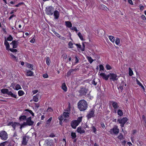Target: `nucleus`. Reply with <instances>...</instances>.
<instances>
[{
  "mask_svg": "<svg viewBox=\"0 0 146 146\" xmlns=\"http://www.w3.org/2000/svg\"><path fill=\"white\" fill-rule=\"evenodd\" d=\"M128 119L126 117H123L121 119H118L117 121L121 124V127H124V124L127 121Z\"/></svg>",
  "mask_w": 146,
  "mask_h": 146,
  "instance_id": "obj_6",
  "label": "nucleus"
},
{
  "mask_svg": "<svg viewBox=\"0 0 146 146\" xmlns=\"http://www.w3.org/2000/svg\"><path fill=\"white\" fill-rule=\"evenodd\" d=\"M141 18H142V19L144 20V21H146V18H145V16L144 15H142L141 16Z\"/></svg>",
  "mask_w": 146,
  "mask_h": 146,
  "instance_id": "obj_57",
  "label": "nucleus"
},
{
  "mask_svg": "<svg viewBox=\"0 0 146 146\" xmlns=\"http://www.w3.org/2000/svg\"><path fill=\"white\" fill-rule=\"evenodd\" d=\"M21 89V87L20 85L19 84H17L15 88V89L17 90H18L19 89Z\"/></svg>",
  "mask_w": 146,
  "mask_h": 146,
  "instance_id": "obj_39",
  "label": "nucleus"
},
{
  "mask_svg": "<svg viewBox=\"0 0 146 146\" xmlns=\"http://www.w3.org/2000/svg\"><path fill=\"white\" fill-rule=\"evenodd\" d=\"M133 74V72L131 70V68H129V75L130 76H131Z\"/></svg>",
  "mask_w": 146,
  "mask_h": 146,
  "instance_id": "obj_41",
  "label": "nucleus"
},
{
  "mask_svg": "<svg viewBox=\"0 0 146 146\" xmlns=\"http://www.w3.org/2000/svg\"><path fill=\"white\" fill-rule=\"evenodd\" d=\"M39 97L40 95L38 94H37L35 96H34L33 98L34 101L36 102H38V98Z\"/></svg>",
  "mask_w": 146,
  "mask_h": 146,
  "instance_id": "obj_18",
  "label": "nucleus"
},
{
  "mask_svg": "<svg viewBox=\"0 0 146 146\" xmlns=\"http://www.w3.org/2000/svg\"><path fill=\"white\" fill-rule=\"evenodd\" d=\"M27 138H28V137L27 136H25L23 137L22 143V144L24 145H26L27 144V143L28 140H27Z\"/></svg>",
  "mask_w": 146,
  "mask_h": 146,
  "instance_id": "obj_14",
  "label": "nucleus"
},
{
  "mask_svg": "<svg viewBox=\"0 0 146 146\" xmlns=\"http://www.w3.org/2000/svg\"><path fill=\"white\" fill-rule=\"evenodd\" d=\"M78 36L82 40H84V39L83 38V36L80 33H78Z\"/></svg>",
  "mask_w": 146,
  "mask_h": 146,
  "instance_id": "obj_34",
  "label": "nucleus"
},
{
  "mask_svg": "<svg viewBox=\"0 0 146 146\" xmlns=\"http://www.w3.org/2000/svg\"><path fill=\"white\" fill-rule=\"evenodd\" d=\"M63 115H61L58 117V119L60 121H62L63 119Z\"/></svg>",
  "mask_w": 146,
  "mask_h": 146,
  "instance_id": "obj_45",
  "label": "nucleus"
},
{
  "mask_svg": "<svg viewBox=\"0 0 146 146\" xmlns=\"http://www.w3.org/2000/svg\"><path fill=\"white\" fill-rule=\"evenodd\" d=\"M47 146H53V143L51 141H49L48 140L45 141Z\"/></svg>",
  "mask_w": 146,
  "mask_h": 146,
  "instance_id": "obj_20",
  "label": "nucleus"
},
{
  "mask_svg": "<svg viewBox=\"0 0 146 146\" xmlns=\"http://www.w3.org/2000/svg\"><path fill=\"white\" fill-rule=\"evenodd\" d=\"M19 40H13L11 43L10 44L13 46V48H16L19 43Z\"/></svg>",
  "mask_w": 146,
  "mask_h": 146,
  "instance_id": "obj_12",
  "label": "nucleus"
},
{
  "mask_svg": "<svg viewBox=\"0 0 146 146\" xmlns=\"http://www.w3.org/2000/svg\"><path fill=\"white\" fill-rule=\"evenodd\" d=\"M26 122L27 125L29 126L32 125L34 123V121H32L31 117H29L27 119Z\"/></svg>",
  "mask_w": 146,
  "mask_h": 146,
  "instance_id": "obj_11",
  "label": "nucleus"
},
{
  "mask_svg": "<svg viewBox=\"0 0 146 146\" xmlns=\"http://www.w3.org/2000/svg\"><path fill=\"white\" fill-rule=\"evenodd\" d=\"M50 60L49 58L48 57H47L46 59V62L47 64L49 66L50 63Z\"/></svg>",
  "mask_w": 146,
  "mask_h": 146,
  "instance_id": "obj_31",
  "label": "nucleus"
},
{
  "mask_svg": "<svg viewBox=\"0 0 146 146\" xmlns=\"http://www.w3.org/2000/svg\"><path fill=\"white\" fill-rule=\"evenodd\" d=\"M13 40V38L11 35H9L7 38V40L8 41H11Z\"/></svg>",
  "mask_w": 146,
  "mask_h": 146,
  "instance_id": "obj_43",
  "label": "nucleus"
},
{
  "mask_svg": "<svg viewBox=\"0 0 146 146\" xmlns=\"http://www.w3.org/2000/svg\"><path fill=\"white\" fill-rule=\"evenodd\" d=\"M88 90V89L86 88L81 87L80 89L78 91L79 95L80 96H85Z\"/></svg>",
  "mask_w": 146,
  "mask_h": 146,
  "instance_id": "obj_3",
  "label": "nucleus"
},
{
  "mask_svg": "<svg viewBox=\"0 0 146 146\" xmlns=\"http://www.w3.org/2000/svg\"><path fill=\"white\" fill-rule=\"evenodd\" d=\"M6 141L0 144V146H5Z\"/></svg>",
  "mask_w": 146,
  "mask_h": 146,
  "instance_id": "obj_62",
  "label": "nucleus"
},
{
  "mask_svg": "<svg viewBox=\"0 0 146 146\" xmlns=\"http://www.w3.org/2000/svg\"><path fill=\"white\" fill-rule=\"evenodd\" d=\"M78 106L80 111H84L87 108L88 104L85 100H82L79 101L78 103Z\"/></svg>",
  "mask_w": 146,
  "mask_h": 146,
  "instance_id": "obj_1",
  "label": "nucleus"
},
{
  "mask_svg": "<svg viewBox=\"0 0 146 146\" xmlns=\"http://www.w3.org/2000/svg\"><path fill=\"white\" fill-rule=\"evenodd\" d=\"M115 42L116 44L117 45H118L119 44L120 42V40L119 38H117L115 39Z\"/></svg>",
  "mask_w": 146,
  "mask_h": 146,
  "instance_id": "obj_40",
  "label": "nucleus"
},
{
  "mask_svg": "<svg viewBox=\"0 0 146 146\" xmlns=\"http://www.w3.org/2000/svg\"><path fill=\"white\" fill-rule=\"evenodd\" d=\"M71 136L72 139H74L76 136L75 133L73 132H72L71 133Z\"/></svg>",
  "mask_w": 146,
  "mask_h": 146,
  "instance_id": "obj_35",
  "label": "nucleus"
},
{
  "mask_svg": "<svg viewBox=\"0 0 146 146\" xmlns=\"http://www.w3.org/2000/svg\"><path fill=\"white\" fill-rule=\"evenodd\" d=\"M88 59L89 62L90 64H91L94 61V60L92 59L91 57H88Z\"/></svg>",
  "mask_w": 146,
  "mask_h": 146,
  "instance_id": "obj_42",
  "label": "nucleus"
},
{
  "mask_svg": "<svg viewBox=\"0 0 146 146\" xmlns=\"http://www.w3.org/2000/svg\"><path fill=\"white\" fill-rule=\"evenodd\" d=\"M10 56H11L12 59H13L14 60L17 61L18 60L17 57H16L12 53H10Z\"/></svg>",
  "mask_w": 146,
  "mask_h": 146,
  "instance_id": "obj_23",
  "label": "nucleus"
},
{
  "mask_svg": "<svg viewBox=\"0 0 146 146\" xmlns=\"http://www.w3.org/2000/svg\"><path fill=\"white\" fill-rule=\"evenodd\" d=\"M8 90L7 89H2L1 90V92L3 94H7Z\"/></svg>",
  "mask_w": 146,
  "mask_h": 146,
  "instance_id": "obj_28",
  "label": "nucleus"
},
{
  "mask_svg": "<svg viewBox=\"0 0 146 146\" xmlns=\"http://www.w3.org/2000/svg\"><path fill=\"white\" fill-rule=\"evenodd\" d=\"M91 83L92 84L95 86L97 84V82H95V79H94L92 81Z\"/></svg>",
  "mask_w": 146,
  "mask_h": 146,
  "instance_id": "obj_49",
  "label": "nucleus"
},
{
  "mask_svg": "<svg viewBox=\"0 0 146 146\" xmlns=\"http://www.w3.org/2000/svg\"><path fill=\"white\" fill-rule=\"evenodd\" d=\"M24 94V92L22 90H19L18 92V94L19 96H21L23 95Z\"/></svg>",
  "mask_w": 146,
  "mask_h": 146,
  "instance_id": "obj_36",
  "label": "nucleus"
},
{
  "mask_svg": "<svg viewBox=\"0 0 146 146\" xmlns=\"http://www.w3.org/2000/svg\"><path fill=\"white\" fill-rule=\"evenodd\" d=\"M77 131L80 134H82L85 133V131L83 129L80 127H79L77 129Z\"/></svg>",
  "mask_w": 146,
  "mask_h": 146,
  "instance_id": "obj_15",
  "label": "nucleus"
},
{
  "mask_svg": "<svg viewBox=\"0 0 146 146\" xmlns=\"http://www.w3.org/2000/svg\"><path fill=\"white\" fill-rule=\"evenodd\" d=\"M136 81L137 82V84L139 86H141L143 90L144 91L145 90V88L143 86L142 84L137 79H136Z\"/></svg>",
  "mask_w": 146,
  "mask_h": 146,
  "instance_id": "obj_26",
  "label": "nucleus"
},
{
  "mask_svg": "<svg viewBox=\"0 0 146 146\" xmlns=\"http://www.w3.org/2000/svg\"><path fill=\"white\" fill-rule=\"evenodd\" d=\"M29 111L31 114L33 116H34V114L32 112V111L28 109H26L25 110V111L23 112V113L24 114H26V111Z\"/></svg>",
  "mask_w": 146,
  "mask_h": 146,
  "instance_id": "obj_24",
  "label": "nucleus"
},
{
  "mask_svg": "<svg viewBox=\"0 0 146 146\" xmlns=\"http://www.w3.org/2000/svg\"><path fill=\"white\" fill-rule=\"evenodd\" d=\"M19 119L20 121L25 120L27 119V117L25 115H22L19 117Z\"/></svg>",
  "mask_w": 146,
  "mask_h": 146,
  "instance_id": "obj_27",
  "label": "nucleus"
},
{
  "mask_svg": "<svg viewBox=\"0 0 146 146\" xmlns=\"http://www.w3.org/2000/svg\"><path fill=\"white\" fill-rule=\"evenodd\" d=\"M100 75L102 76L104 79L106 80H108V78L110 76V75H109V74L106 75L105 74V73H100Z\"/></svg>",
  "mask_w": 146,
  "mask_h": 146,
  "instance_id": "obj_13",
  "label": "nucleus"
},
{
  "mask_svg": "<svg viewBox=\"0 0 146 146\" xmlns=\"http://www.w3.org/2000/svg\"><path fill=\"white\" fill-rule=\"evenodd\" d=\"M9 50L13 52H16L17 51V50L16 49L10 48L9 49Z\"/></svg>",
  "mask_w": 146,
  "mask_h": 146,
  "instance_id": "obj_44",
  "label": "nucleus"
},
{
  "mask_svg": "<svg viewBox=\"0 0 146 146\" xmlns=\"http://www.w3.org/2000/svg\"><path fill=\"white\" fill-rule=\"evenodd\" d=\"M92 129L93 131V132L94 133H96V129L95 127L94 126H93L92 127Z\"/></svg>",
  "mask_w": 146,
  "mask_h": 146,
  "instance_id": "obj_48",
  "label": "nucleus"
},
{
  "mask_svg": "<svg viewBox=\"0 0 146 146\" xmlns=\"http://www.w3.org/2000/svg\"><path fill=\"white\" fill-rule=\"evenodd\" d=\"M65 24L66 27L68 28H70L72 27V24L71 23L70 21H66Z\"/></svg>",
  "mask_w": 146,
  "mask_h": 146,
  "instance_id": "obj_22",
  "label": "nucleus"
},
{
  "mask_svg": "<svg viewBox=\"0 0 146 146\" xmlns=\"http://www.w3.org/2000/svg\"><path fill=\"white\" fill-rule=\"evenodd\" d=\"M8 125H11L14 128V129H15L16 126H19L20 125V124L19 123L14 122L13 123V122H9L8 123Z\"/></svg>",
  "mask_w": 146,
  "mask_h": 146,
  "instance_id": "obj_10",
  "label": "nucleus"
},
{
  "mask_svg": "<svg viewBox=\"0 0 146 146\" xmlns=\"http://www.w3.org/2000/svg\"><path fill=\"white\" fill-rule=\"evenodd\" d=\"M109 75H110V79L111 80L115 81L117 80V76L116 74H115L110 73Z\"/></svg>",
  "mask_w": 146,
  "mask_h": 146,
  "instance_id": "obj_9",
  "label": "nucleus"
},
{
  "mask_svg": "<svg viewBox=\"0 0 146 146\" xmlns=\"http://www.w3.org/2000/svg\"><path fill=\"white\" fill-rule=\"evenodd\" d=\"M73 45V43L71 42H70L68 43V45L70 46V48H72L73 47L72 46Z\"/></svg>",
  "mask_w": 146,
  "mask_h": 146,
  "instance_id": "obj_56",
  "label": "nucleus"
},
{
  "mask_svg": "<svg viewBox=\"0 0 146 146\" xmlns=\"http://www.w3.org/2000/svg\"><path fill=\"white\" fill-rule=\"evenodd\" d=\"M5 40L4 41V44L6 46L7 50H8L9 47L10 46L9 43L7 42L6 39V37H5Z\"/></svg>",
  "mask_w": 146,
  "mask_h": 146,
  "instance_id": "obj_21",
  "label": "nucleus"
},
{
  "mask_svg": "<svg viewBox=\"0 0 146 146\" xmlns=\"http://www.w3.org/2000/svg\"><path fill=\"white\" fill-rule=\"evenodd\" d=\"M72 72H73L71 69L67 73L66 75L67 77H68L69 76L71 75V73Z\"/></svg>",
  "mask_w": 146,
  "mask_h": 146,
  "instance_id": "obj_38",
  "label": "nucleus"
},
{
  "mask_svg": "<svg viewBox=\"0 0 146 146\" xmlns=\"http://www.w3.org/2000/svg\"><path fill=\"white\" fill-rule=\"evenodd\" d=\"M94 110L92 109L88 114L87 115V117L88 119H89L92 117H93L94 116Z\"/></svg>",
  "mask_w": 146,
  "mask_h": 146,
  "instance_id": "obj_8",
  "label": "nucleus"
},
{
  "mask_svg": "<svg viewBox=\"0 0 146 146\" xmlns=\"http://www.w3.org/2000/svg\"><path fill=\"white\" fill-rule=\"evenodd\" d=\"M118 138L120 139H123V136L122 134L120 133Z\"/></svg>",
  "mask_w": 146,
  "mask_h": 146,
  "instance_id": "obj_46",
  "label": "nucleus"
},
{
  "mask_svg": "<svg viewBox=\"0 0 146 146\" xmlns=\"http://www.w3.org/2000/svg\"><path fill=\"white\" fill-rule=\"evenodd\" d=\"M58 37L60 38V39H61V40H65L66 39V38H65L64 37H63V36H62L60 35H59V36Z\"/></svg>",
  "mask_w": 146,
  "mask_h": 146,
  "instance_id": "obj_53",
  "label": "nucleus"
},
{
  "mask_svg": "<svg viewBox=\"0 0 146 146\" xmlns=\"http://www.w3.org/2000/svg\"><path fill=\"white\" fill-rule=\"evenodd\" d=\"M101 125L102 128H105V125L103 123H101Z\"/></svg>",
  "mask_w": 146,
  "mask_h": 146,
  "instance_id": "obj_64",
  "label": "nucleus"
},
{
  "mask_svg": "<svg viewBox=\"0 0 146 146\" xmlns=\"http://www.w3.org/2000/svg\"><path fill=\"white\" fill-rule=\"evenodd\" d=\"M112 104L113 107L115 110L118 108L119 107L117 103L116 102H112Z\"/></svg>",
  "mask_w": 146,
  "mask_h": 146,
  "instance_id": "obj_19",
  "label": "nucleus"
},
{
  "mask_svg": "<svg viewBox=\"0 0 146 146\" xmlns=\"http://www.w3.org/2000/svg\"><path fill=\"white\" fill-rule=\"evenodd\" d=\"M118 89L119 90H121V91L122 92V90L123 89V86H122L121 85H120L119 86L118 88Z\"/></svg>",
  "mask_w": 146,
  "mask_h": 146,
  "instance_id": "obj_50",
  "label": "nucleus"
},
{
  "mask_svg": "<svg viewBox=\"0 0 146 146\" xmlns=\"http://www.w3.org/2000/svg\"><path fill=\"white\" fill-rule=\"evenodd\" d=\"M106 69L108 70H110L111 69V66L108 64H107L106 65Z\"/></svg>",
  "mask_w": 146,
  "mask_h": 146,
  "instance_id": "obj_47",
  "label": "nucleus"
},
{
  "mask_svg": "<svg viewBox=\"0 0 146 146\" xmlns=\"http://www.w3.org/2000/svg\"><path fill=\"white\" fill-rule=\"evenodd\" d=\"M82 117H79L77 120H73L71 123V125L72 128L76 129V126L80 123L82 120Z\"/></svg>",
  "mask_w": 146,
  "mask_h": 146,
  "instance_id": "obj_2",
  "label": "nucleus"
},
{
  "mask_svg": "<svg viewBox=\"0 0 146 146\" xmlns=\"http://www.w3.org/2000/svg\"><path fill=\"white\" fill-rule=\"evenodd\" d=\"M62 142L63 144L64 145V146H65L66 144V142L65 140V139H63L62 140Z\"/></svg>",
  "mask_w": 146,
  "mask_h": 146,
  "instance_id": "obj_54",
  "label": "nucleus"
},
{
  "mask_svg": "<svg viewBox=\"0 0 146 146\" xmlns=\"http://www.w3.org/2000/svg\"><path fill=\"white\" fill-rule=\"evenodd\" d=\"M54 12V18L55 19H58L59 18V12L57 10L55 11Z\"/></svg>",
  "mask_w": 146,
  "mask_h": 146,
  "instance_id": "obj_16",
  "label": "nucleus"
},
{
  "mask_svg": "<svg viewBox=\"0 0 146 146\" xmlns=\"http://www.w3.org/2000/svg\"><path fill=\"white\" fill-rule=\"evenodd\" d=\"M79 58L76 56H75V63H77L79 62Z\"/></svg>",
  "mask_w": 146,
  "mask_h": 146,
  "instance_id": "obj_55",
  "label": "nucleus"
},
{
  "mask_svg": "<svg viewBox=\"0 0 146 146\" xmlns=\"http://www.w3.org/2000/svg\"><path fill=\"white\" fill-rule=\"evenodd\" d=\"M71 70L72 71V72H73L74 71H76L77 70H79V68H76L74 69H71Z\"/></svg>",
  "mask_w": 146,
  "mask_h": 146,
  "instance_id": "obj_60",
  "label": "nucleus"
},
{
  "mask_svg": "<svg viewBox=\"0 0 146 146\" xmlns=\"http://www.w3.org/2000/svg\"><path fill=\"white\" fill-rule=\"evenodd\" d=\"M117 114L119 115L120 116H121L123 115V112L122 111L120 110H117Z\"/></svg>",
  "mask_w": 146,
  "mask_h": 146,
  "instance_id": "obj_33",
  "label": "nucleus"
},
{
  "mask_svg": "<svg viewBox=\"0 0 146 146\" xmlns=\"http://www.w3.org/2000/svg\"><path fill=\"white\" fill-rule=\"evenodd\" d=\"M7 133L5 131H0V138L3 140H6L8 137Z\"/></svg>",
  "mask_w": 146,
  "mask_h": 146,
  "instance_id": "obj_4",
  "label": "nucleus"
},
{
  "mask_svg": "<svg viewBox=\"0 0 146 146\" xmlns=\"http://www.w3.org/2000/svg\"><path fill=\"white\" fill-rule=\"evenodd\" d=\"M27 66L29 68H31L32 70H33V65L30 64H27Z\"/></svg>",
  "mask_w": 146,
  "mask_h": 146,
  "instance_id": "obj_37",
  "label": "nucleus"
},
{
  "mask_svg": "<svg viewBox=\"0 0 146 146\" xmlns=\"http://www.w3.org/2000/svg\"><path fill=\"white\" fill-rule=\"evenodd\" d=\"M47 110L49 111H53V110L52 109V108L50 107L48 108Z\"/></svg>",
  "mask_w": 146,
  "mask_h": 146,
  "instance_id": "obj_63",
  "label": "nucleus"
},
{
  "mask_svg": "<svg viewBox=\"0 0 146 146\" xmlns=\"http://www.w3.org/2000/svg\"><path fill=\"white\" fill-rule=\"evenodd\" d=\"M110 134H117L119 132V130L116 125L114 126L112 129H110Z\"/></svg>",
  "mask_w": 146,
  "mask_h": 146,
  "instance_id": "obj_5",
  "label": "nucleus"
},
{
  "mask_svg": "<svg viewBox=\"0 0 146 146\" xmlns=\"http://www.w3.org/2000/svg\"><path fill=\"white\" fill-rule=\"evenodd\" d=\"M54 8L51 6L47 7L46 8V11L47 14L52 15L54 13Z\"/></svg>",
  "mask_w": 146,
  "mask_h": 146,
  "instance_id": "obj_7",
  "label": "nucleus"
},
{
  "mask_svg": "<svg viewBox=\"0 0 146 146\" xmlns=\"http://www.w3.org/2000/svg\"><path fill=\"white\" fill-rule=\"evenodd\" d=\"M82 46L83 48L81 49V50L82 51H84V48H85V45L84 43H82Z\"/></svg>",
  "mask_w": 146,
  "mask_h": 146,
  "instance_id": "obj_61",
  "label": "nucleus"
},
{
  "mask_svg": "<svg viewBox=\"0 0 146 146\" xmlns=\"http://www.w3.org/2000/svg\"><path fill=\"white\" fill-rule=\"evenodd\" d=\"M62 88L64 91L66 92L67 91V87L65 83H63L62 84Z\"/></svg>",
  "mask_w": 146,
  "mask_h": 146,
  "instance_id": "obj_25",
  "label": "nucleus"
},
{
  "mask_svg": "<svg viewBox=\"0 0 146 146\" xmlns=\"http://www.w3.org/2000/svg\"><path fill=\"white\" fill-rule=\"evenodd\" d=\"M109 39L110 41L112 42H114L115 41L114 37L113 36H110L109 37Z\"/></svg>",
  "mask_w": 146,
  "mask_h": 146,
  "instance_id": "obj_32",
  "label": "nucleus"
},
{
  "mask_svg": "<svg viewBox=\"0 0 146 146\" xmlns=\"http://www.w3.org/2000/svg\"><path fill=\"white\" fill-rule=\"evenodd\" d=\"M12 97H13L15 98H16V95L14 94H13L12 93L10 95Z\"/></svg>",
  "mask_w": 146,
  "mask_h": 146,
  "instance_id": "obj_58",
  "label": "nucleus"
},
{
  "mask_svg": "<svg viewBox=\"0 0 146 146\" xmlns=\"http://www.w3.org/2000/svg\"><path fill=\"white\" fill-rule=\"evenodd\" d=\"M99 67H100V70H104V67L102 65H100L99 66Z\"/></svg>",
  "mask_w": 146,
  "mask_h": 146,
  "instance_id": "obj_51",
  "label": "nucleus"
},
{
  "mask_svg": "<svg viewBox=\"0 0 146 146\" xmlns=\"http://www.w3.org/2000/svg\"><path fill=\"white\" fill-rule=\"evenodd\" d=\"M26 122H24L22 124L20 125V129H21L22 128L24 127H25L27 126Z\"/></svg>",
  "mask_w": 146,
  "mask_h": 146,
  "instance_id": "obj_30",
  "label": "nucleus"
},
{
  "mask_svg": "<svg viewBox=\"0 0 146 146\" xmlns=\"http://www.w3.org/2000/svg\"><path fill=\"white\" fill-rule=\"evenodd\" d=\"M63 116L65 118H67L69 117V113L68 112H64Z\"/></svg>",
  "mask_w": 146,
  "mask_h": 146,
  "instance_id": "obj_29",
  "label": "nucleus"
},
{
  "mask_svg": "<svg viewBox=\"0 0 146 146\" xmlns=\"http://www.w3.org/2000/svg\"><path fill=\"white\" fill-rule=\"evenodd\" d=\"M71 29L72 30H74L76 31V32H77L78 31V30L76 27H73Z\"/></svg>",
  "mask_w": 146,
  "mask_h": 146,
  "instance_id": "obj_52",
  "label": "nucleus"
},
{
  "mask_svg": "<svg viewBox=\"0 0 146 146\" xmlns=\"http://www.w3.org/2000/svg\"><path fill=\"white\" fill-rule=\"evenodd\" d=\"M43 77L44 78H47L48 77V75L47 74H44Z\"/></svg>",
  "mask_w": 146,
  "mask_h": 146,
  "instance_id": "obj_59",
  "label": "nucleus"
},
{
  "mask_svg": "<svg viewBox=\"0 0 146 146\" xmlns=\"http://www.w3.org/2000/svg\"><path fill=\"white\" fill-rule=\"evenodd\" d=\"M33 72L31 71L28 70H27L26 75L27 76H33Z\"/></svg>",
  "mask_w": 146,
  "mask_h": 146,
  "instance_id": "obj_17",
  "label": "nucleus"
}]
</instances>
